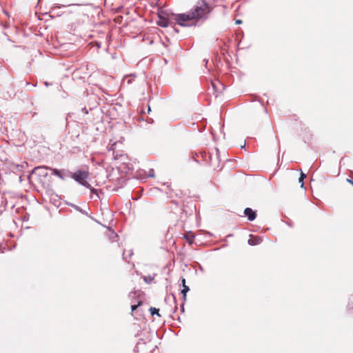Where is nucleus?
I'll return each mask as SVG.
<instances>
[{
  "mask_svg": "<svg viewBox=\"0 0 353 353\" xmlns=\"http://www.w3.org/2000/svg\"><path fill=\"white\" fill-rule=\"evenodd\" d=\"M181 282H182L183 286L186 285H185V279L184 278H182Z\"/></svg>",
  "mask_w": 353,
  "mask_h": 353,
  "instance_id": "21",
  "label": "nucleus"
},
{
  "mask_svg": "<svg viewBox=\"0 0 353 353\" xmlns=\"http://www.w3.org/2000/svg\"><path fill=\"white\" fill-rule=\"evenodd\" d=\"M139 305H140V303H139V304H137V305H131L132 312H134V310H136Z\"/></svg>",
  "mask_w": 353,
  "mask_h": 353,
  "instance_id": "16",
  "label": "nucleus"
},
{
  "mask_svg": "<svg viewBox=\"0 0 353 353\" xmlns=\"http://www.w3.org/2000/svg\"><path fill=\"white\" fill-rule=\"evenodd\" d=\"M181 310H182L183 312H184L183 303V304H182V305H181Z\"/></svg>",
  "mask_w": 353,
  "mask_h": 353,
  "instance_id": "23",
  "label": "nucleus"
},
{
  "mask_svg": "<svg viewBox=\"0 0 353 353\" xmlns=\"http://www.w3.org/2000/svg\"><path fill=\"white\" fill-rule=\"evenodd\" d=\"M211 84L213 88V90L216 92L219 91V86L223 85L219 81H216V82L212 81Z\"/></svg>",
  "mask_w": 353,
  "mask_h": 353,
  "instance_id": "8",
  "label": "nucleus"
},
{
  "mask_svg": "<svg viewBox=\"0 0 353 353\" xmlns=\"http://www.w3.org/2000/svg\"><path fill=\"white\" fill-rule=\"evenodd\" d=\"M150 313H151V314L152 316L154 315V314H157V315L159 316V310L158 309H157L155 307H151L150 308Z\"/></svg>",
  "mask_w": 353,
  "mask_h": 353,
  "instance_id": "13",
  "label": "nucleus"
},
{
  "mask_svg": "<svg viewBox=\"0 0 353 353\" xmlns=\"http://www.w3.org/2000/svg\"><path fill=\"white\" fill-rule=\"evenodd\" d=\"M144 281L146 282V283H150L151 281L152 280V278L149 276V277H144L143 278Z\"/></svg>",
  "mask_w": 353,
  "mask_h": 353,
  "instance_id": "17",
  "label": "nucleus"
},
{
  "mask_svg": "<svg viewBox=\"0 0 353 353\" xmlns=\"http://www.w3.org/2000/svg\"><path fill=\"white\" fill-rule=\"evenodd\" d=\"M154 176V170H150L149 176H150V177H153Z\"/></svg>",
  "mask_w": 353,
  "mask_h": 353,
  "instance_id": "18",
  "label": "nucleus"
},
{
  "mask_svg": "<svg viewBox=\"0 0 353 353\" xmlns=\"http://www.w3.org/2000/svg\"><path fill=\"white\" fill-rule=\"evenodd\" d=\"M261 241V239H255L254 240H248V243L250 245H256V244H259Z\"/></svg>",
  "mask_w": 353,
  "mask_h": 353,
  "instance_id": "12",
  "label": "nucleus"
},
{
  "mask_svg": "<svg viewBox=\"0 0 353 353\" xmlns=\"http://www.w3.org/2000/svg\"><path fill=\"white\" fill-rule=\"evenodd\" d=\"M88 172L85 170H79L74 173L69 171L66 172V176L68 177H71L75 181L85 188H90V183L85 181V179L88 177Z\"/></svg>",
  "mask_w": 353,
  "mask_h": 353,
  "instance_id": "2",
  "label": "nucleus"
},
{
  "mask_svg": "<svg viewBox=\"0 0 353 353\" xmlns=\"http://www.w3.org/2000/svg\"><path fill=\"white\" fill-rule=\"evenodd\" d=\"M215 154L213 156L211 153H205L204 160L209 163L211 166L216 168L219 166V149L215 148Z\"/></svg>",
  "mask_w": 353,
  "mask_h": 353,
  "instance_id": "3",
  "label": "nucleus"
},
{
  "mask_svg": "<svg viewBox=\"0 0 353 353\" xmlns=\"http://www.w3.org/2000/svg\"><path fill=\"white\" fill-rule=\"evenodd\" d=\"M70 205L71 207H72L74 209H75L77 211H79V212H80L82 214L85 213L79 206H78V205H77L75 204L71 203V204H70Z\"/></svg>",
  "mask_w": 353,
  "mask_h": 353,
  "instance_id": "11",
  "label": "nucleus"
},
{
  "mask_svg": "<svg viewBox=\"0 0 353 353\" xmlns=\"http://www.w3.org/2000/svg\"><path fill=\"white\" fill-rule=\"evenodd\" d=\"M157 24L163 28L168 27L170 24V19L165 17L163 12H161L159 14Z\"/></svg>",
  "mask_w": 353,
  "mask_h": 353,
  "instance_id": "5",
  "label": "nucleus"
},
{
  "mask_svg": "<svg viewBox=\"0 0 353 353\" xmlns=\"http://www.w3.org/2000/svg\"><path fill=\"white\" fill-rule=\"evenodd\" d=\"M50 169L52 171V174L54 175L57 176L62 180H64L65 179V177H68L66 176V172L64 174H63L61 170H59L57 169H52V168H50Z\"/></svg>",
  "mask_w": 353,
  "mask_h": 353,
  "instance_id": "7",
  "label": "nucleus"
},
{
  "mask_svg": "<svg viewBox=\"0 0 353 353\" xmlns=\"http://www.w3.org/2000/svg\"><path fill=\"white\" fill-rule=\"evenodd\" d=\"M235 23L236 24H241L242 23L241 20L240 19H236Z\"/></svg>",
  "mask_w": 353,
  "mask_h": 353,
  "instance_id": "20",
  "label": "nucleus"
},
{
  "mask_svg": "<svg viewBox=\"0 0 353 353\" xmlns=\"http://www.w3.org/2000/svg\"><path fill=\"white\" fill-rule=\"evenodd\" d=\"M211 9L204 1H199L186 13L172 14L173 19L181 26H192L196 25L199 20H205Z\"/></svg>",
  "mask_w": 353,
  "mask_h": 353,
  "instance_id": "1",
  "label": "nucleus"
},
{
  "mask_svg": "<svg viewBox=\"0 0 353 353\" xmlns=\"http://www.w3.org/2000/svg\"><path fill=\"white\" fill-rule=\"evenodd\" d=\"M134 77H135V75H130L129 77H125V79H123V81H126L127 83L130 84L134 81Z\"/></svg>",
  "mask_w": 353,
  "mask_h": 353,
  "instance_id": "10",
  "label": "nucleus"
},
{
  "mask_svg": "<svg viewBox=\"0 0 353 353\" xmlns=\"http://www.w3.org/2000/svg\"><path fill=\"white\" fill-rule=\"evenodd\" d=\"M48 168L47 166H37L35 167L30 174V175H37L38 176L46 177L48 175L47 170Z\"/></svg>",
  "mask_w": 353,
  "mask_h": 353,
  "instance_id": "4",
  "label": "nucleus"
},
{
  "mask_svg": "<svg viewBox=\"0 0 353 353\" xmlns=\"http://www.w3.org/2000/svg\"><path fill=\"white\" fill-rule=\"evenodd\" d=\"M244 214L250 221H252L256 219V212L250 208H246L245 209Z\"/></svg>",
  "mask_w": 353,
  "mask_h": 353,
  "instance_id": "6",
  "label": "nucleus"
},
{
  "mask_svg": "<svg viewBox=\"0 0 353 353\" xmlns=\"http://www.w3.org/2000/svg\"><path fill=\"white\" fill-rule=\"evenodd\" d=\"M183 290H181V293L183 294V300L184 301L186 300V294L187 292L190 290V288L187 285H184L183 286Z\"/></svg>",
  "mask_w": 353,
  "mask_h": 353,
  "instance_id": "9",
  "label": "nucleus"
},
{
  "mask_svg": "<svg viewBox=\"0 0 353 353\" xmlns=\"http://www.w3.org/2000/svg\"><path fill=\"white\" fill-rule=\"evenodd\" d=\"M347 181L349 183H350L351 184H352V185H353V181H352V180H351V179H347Z\"/></svg>",
  "mask_w": 353,
  "mask_h": 353,
  "instance_id": "22",
  "label": "nucleus"
},
{
  "mask_svg": "<svg viewBox=\"0 0 353 353\" xmlns=\"http://www.w3.org/2000/svg\"><path fill=\"white\" fill-rule=\"evenodd\" d=\"M305 176H306L305 174H303V173L301 174L299 181L300 183H301V187H303V179H304V178H305Z\"/></svg>",
  "mask_w": 353,
  "mask_h": 353,
  "instance_id": "14",
  "label": "nucleus"
},
{
  "mask_svg": "<svg viewBox=\"0 0 353 353\" xmlns=\"http://www.w3.org/2000/svg\"><path fill=\"white\" fill-rule=\"evenodd\" d=\"M89 188L91 190V192H92V194H96V195L99 197V195H98V191H97V190H96V189H94V188H91V187H90V188Z\"/></svg>",
  "mask_w": 353,
  "mask_h": 353,
  "instance_id": "15",
  "label": "nucleus"
},
{
  "mask_svg": "<svg viewBox=\"0 0 353 353\" xmlns=\"http://www.w3.org/2000/svg\"><path fill=\"white\" fill-rule=\"evenodd\" d=\"M113 157H114V159H119V155L117 154H115L114 152H113Z\"/></svg>",
  "mask_w": 353,
  "mask_h": 353,
  "instance_id": "19",
  "label": "nucleus"
}]
</instances>
